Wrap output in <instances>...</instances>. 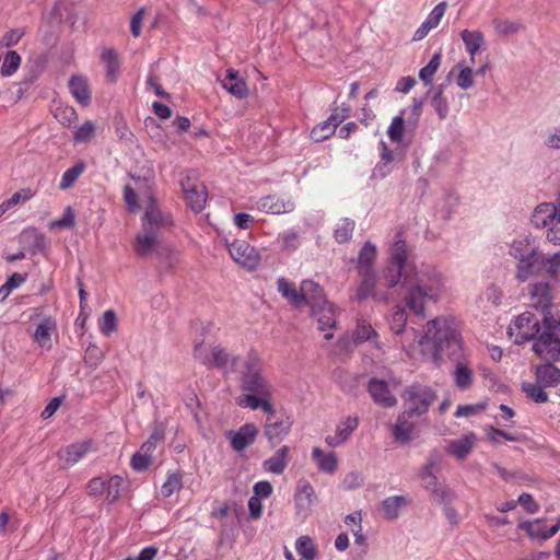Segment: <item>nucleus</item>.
Wrapping results in <instances>:
<instances>
[{
    "label": "nucleus",
    "mask_w": 560,
    "mask_h": 560,
    "mask_svg": "<svg viewBox=\"0 0 560 560\" xmlns=\"http://www.w3.org/2000/svg\"><path fill=\"white\" fill-rule=\"evenodd\" d=\"M407 245L405 241H397L392 250L388 266L383 270V280L386 288H394L401 281L405 290L404 300L410 311L424 317L427 302H438L444 289L443 276L432 269L427 272L411 276L406 268Z\"/></svg>",
    "instance_id": "f257e3e1"
},
{
    "label": "nucleus",
    "mask_w": 560,
    "mask_h": 560,
    "mask_svg": "<svg viewBox=\"0 0 560 560\" xmlns=\"http://www.w3.org/2000/svg\"><path fill=\"white\" fill-rule=\"evenodd\" d=\"M420 345L432 343L434 357L457 355L462 349V339L452 320L434 318L427 324V330L421 337Z\"/></svg>",
    "instance_id": "f03ea898"
},
{
    "label": "nucleus",
    "mask_w": 560,
    "mask_h": 560,
    "mask_svg": "<svg viewBox=\"0 0 560 560\" xmlns=\"http://www.w3.org/2000/svg\"><path fill=\"white\" fill-rule=\"evenodd\" d=\"M509 253L517 260L515 277L521 282H525L544 269L548 271L549 257L547 258L535 241L528 237L513 241Z\"/></svg>",
    "instance_id": "7ed1b4c3"
},
{
    "label": "nucleus",
    "mask_w": 560,
    "mask_h": 560,
    "mask_svg": "<svg viewBox=\"0 0 560 560\" xmlns=\"http://www.w3.org/2000/svg\"><path fill=\"white\" fill-rule=\"evenodd\" d=\"M240 388L244 393L272 396V386L264 374V363L255 350H249L238 370Z\"/></svg>",
    "instance_id": "20e7f679"
},
{
    "label": "nucleus",
    "mask_w": 560,
    "mask_h": 560,
    "mask_svg": "<svg viewBox=\"0 0 560 560\" xmlns=\"http://www.w3.org/2000/svg\"><path fill=\"white\" fill-rule=\"evenodd\" d=\"M548 317L555 316L551 313H544L542 318L539 319L532 312H524L515 318L512 325L509 326L508 332L511 337L515 336L514 342L517 345H522L529 340H534L535 343L544 334L546 329L545 319Z\"/></svg>",
    "instance_id": "39448f33"
},
{
    "label": "nucleus",
    "mask_w": 560,
    "mask_h": 560,
    "mask_svg": "<svg viewBox=\"0 0 560 560\" xmlns=\"http://www.w3.org/2000/svg\"><path fill=\"white\" fill-rule=\"evenodd\" d=\"M194 358L210 369L237 371L240 358L231 355L228 350L219 345L206 346L203 341L196 343Z\"/></svg>",
    "instance_id": "423d86ee"
},
{
    "label": "nucleus",
    "mask_w": 560,
    "mask_h": 560,
    "mask_svg": "<svg viewBox=\"0 0 560 560\" xmlns=\"http://www.w3.org/2000/svg\"><path fill=\"white\" fill-rule=\"evenodd\" d=\"M546 329L539 340L533 343V351L546 361H556L560 358V318L545 319Z\"/></svg>",
    "instance_id": "0eeeda50"
},
{
    "label": "nucleus",
    "mask_w": 560,
    "mask_h": 560,
    "mask_svg": "<svg viewBox=\"0 0 560 560\" xmlns=\"http://www.w3.org/2000/svg\"><path fill=\"white\" fill-rule=\"evenodd\" d=\"M406 404L407 416H422L436 399L435 392L425 385L412 384L401 395Z\"/></svg>",
    "instance_id": "6e6552de"
},
{
    "label": "nucleus",
    "mask_w": 560,
    "mask_h": 560,
    "mask_svg": "<svg viewBox=\"0 0 560 560\" xmlns=\"http://www.w3.org/2000/svg\"><path fill=\"white\" fill-rule=\"evenodd\" d=\"M228 249L233 260L248 270L256 269L260 264L258 250L246 241H234L228 245Z\"/></svg>",
    "instance_id": "1a4fd4ad"
},
{
    "label": "nucleus",
    "mask_w": 560,
    "mask_h": 560,
    "mask_svg": "<svg viewBox=\"0 0 560 560\" xmlns=\"http://www.w3.org/2000/svg\"><path fill=\"white\" fill-rule=\"evenodd\" d=\"M292 424L291 417L285 415H281L277 419H266L264 435L271 446H276L290 433Z\"/></svg>",
    "instance_id": "9d476101"
},
{
    "label": "nucleus",
    "mask_w": 560,
    "mask_h": 560,
    "mask_svg": "<svg viewBox=\"0 0 560 560\" xmlns=\"http://www.w3.org/2000/svg\"><path fill=\"white\" fill-rule=\"evenodd\" d=\"M172 223L171 215L163 213L158 207L156 199L150 196L143 215L142 230H148V226H150L159 233L161 228L170 226Z\"/></svg>",
    "instance_id": "9b49d317"
},
{
    "label": "nucleus",
    "mask_w": 560,
    "mask_h": 560,
    "mask_svg": "<svg viewBox=\"0 0 560 560\" xmlns=\"http://www.w3.org/2000/svg\"><path fill=\"white\" fill-rule=\"evenodd\" d=\"M316 500L313 486L306 480H300L294 494L296 514L304 517L308 515Z\"/></svg>",
    "instance_id": "f8f14e48"
},
{
    "label": "nucleus",
    "mask_w": 560,
    "mask_h": 560,
    "mask_svg": "<svg viewBox=\"0 0 560 560\" xmlns=\"http://www.w3.org/2000/svg\"><path fill=\"white\" fill-rule=\"evenodd\" d=\"M368 392L373 401L384 408H390L397 404L396 397L390 393L388 384L384 380L371 378L368 384Z\"/></svg>",
    "instance_id": "ddd939ff"
},
{
    "label": "nucleus",
    "mask_w": 560,
    "mask_h": 560,
    "mask_svg": "<svg viewBox=\"0 0 560 560\" xmlns=\"http://www.w3.org/2000/svg\"><path fill=\"white\" fill-rule=\"evenodd\" d=\"M186 202L195 212H200L206 205L207 191L203 185H195L190 183V178L180 180Z\"/></svg>",
    "instance_id": "4468645a"
},
{
    "label": "nucleus",
    "mask_w": 560,
    "mask_h": 560,
    "mask_svg": "<svg viewBox=\"0 0 560 560\" xmlns=\"http://www.w3.org/2000/svg\"><path fill=\"white\" fill-rule=\"evenodd\" d=\"M530 306L541 308L544 313H550L549 307L552 301V289L549 282L540 281L530 287L529 290Z\"/></svg>",
    "instance_id": "2eb2a0df"
},
{
    "label": "nucleus",
    "mask_w": 560,
    "mask_h": 560,
    "mask_svg": "<svg viewBox=\"0 0 560 560\" xmlns=\"http://www.w3.org/2000/svg\"><path fill=\"white\" fill-rule=\"evenodd\" d=\"M301 292L303 295V303L310 305L312 315H316L317 307L325 306L328 302L324 295L322 287L313 280H304L301 283Z\"/></svg>",
    "instance_id": "dca6fc26"
},
{
    "label": "nucleus",
    "mask_w": 560,
    "mask_h": 560,
    "mask_svg": "<svg viewBox=\"0 0 560 560\" xmlns=\"http://www.w3.org/2000/svg\"><path fill=\"white\" fill-rule=\"evenodd\" d=\"M229 435L232 448L235 452H242L255 442L258 428L254 423H245L236 432H230Z\"/></svg>",
    "instance_id": "f3484780"
},
{
    "label": "nucleus",
    "mask_w": 560,
    "mask_h": 560,
    "mask_svg": "<svg viewBox=\"0 0 560 560\" xmlns=\"http://www.w3.org/2000/svg\"><path fill=\"white\" fill-rule=\"evenodd\" d=\"M159 246V233L148 226V230H142V233L137 235L135 252L141 257H147L151 252L158 250Z\"/></svg>",
    "instance_id": "a211bd4d"
},
{
    "label": "nucleus",
    "mask_w": 560,
    "mask_h": 560,
    "mask_svg": "<svg viewBox=\"0 0 560 560\" xmlns=\"http://www.w3.org/2000/svg\"><path fill=\"white\" fill-rule=\"evenodd\" d=\"M221 84L224 90L240 100L245 98L248 94L245 80L240 78L238 72L234 69L226 70V75Z\"/></svg>",
    "instance_id": "6ab92c4d"
},
{
    "label": "nucleus",
    "mask_w": 560,
    "mask_h": 560,
    "mask_svg": "<svg viewBox=\"0 0 560 560\" xmlns=\"http://www.w3.org/2000/svg\"><path fill=\"white\" fill-rule=\"evenodd\" d=\"M376 246L370 241L365 242L359 252L357 270L359 275L375 273L373 266L376 259Z\"/></svg>",
    "instance_id": "aec40b11"
},
{
    "label": "nucleus",
    "mask_w": 560,
    "mask_h": 560,
    "mask_svg": "<svg viewBox=\"0 0 560 560\" xmlns=\"http://www.w3.org/2000/svg\"><path fill=\"white\" fill-rule=\"evenodd\" d=\"M258 208L272 214H280L291 212L294 209V203L291 200L270 195L259 200Z\"/></svg>",
    "instance_id": "412c9836"
},
{
    "label": "nucleus",
    "mask_w": 560,
    "mask_h": 560,
    "mask_svg": "<svg viewBox=\"0 0 560 560\" xmlns=\"http://www.w3.org/2000/svg\"><path fill=\"white\" fill-rule=\"evenodd\" d=\"M289 451L288 446H282L276 451V453L268 459L262 462V468L265 471L281 475L289 463Z\"/></svg>",
    "instance_id": "4be33fe9"
},
{
    "label": "nucleus",
    "mask_w": 560,
    "mask_h": 560,
    "mask_svg": "<svg viewBox=\"0 0 560 560\" xmlns=\"http://www.w3.org/2000/svg\"><path fill=\"white\" fill-rule=\"evenodd\" d=\"M91 441L73 443L66 446L63 452H59L58 456L63 459L68 466H73L91 451Z\"/></svg>",
    "instance_id": "5701e85b"
},
{
    "label": "nucleus",
    "mask_w": 560,
    "mask_h": 560,
    "mask_svg": "<svg viewBox=\"0 0 560 560\" xmlns=\"http://www.w3.org/2000/svg\"><path fill=\"white\" fill-rule=\"evenodd\" d=\"M69 90L72 96L83 106L91 102V92L88 81L82 75H72L69 80Z\"/></svg>",
    "instance_id": "b1692460"
},
{
    "label": "nucleus",
    "mask_w": 560,
    "mask_h": 560,
    "mask_svg": "<svg viewBox=\"0 0 560 560\" xmlns=\"http://www.w3.org/2000/svg\"><path fill=\"white\" fill-rule=\"evenodd\" d=\"M340 124V118H338L337 114H331L327 120L316 125L311 130V138L315 142H322L329 137H331L335 131L336 127Z\"/></svg>",
    "instance_id": "393cba45"
},
{
    "label": "nucleus",
    "mask_w": 560,
    "mask_h": 560,
    "mask_svg": "<svg viewBox=\"0 0 560 560\" xmlns=\"http://www.w3.org/2000/svg\"><path fill=\"white\" fill-rule=\"evenodd\" d=\"M536 381L544 387H555L560 383V370L551 363L536 369Z\"/></svg>",
    "instance_id": "a878e982"
},
{
    "label": "nucleus",
    "mask_w": 560,
    "mask_h": 560,
    "mask_svg": "<svg viewBox=\"0 0 560 560\" xmlns=\"http://www.w3.org/2000/svg\"><path fill=\"white\" fill-rule=\"evenodd\" d=\"M57 323L51 316L44 317L37 325L33 335L34 340L42 348H50V335L51 331L56 330Z\"/></svg>",
    "instance_id": "bb28decb"
},
{
    "label": "nucleus",
    "mask_w": 560,
    "mask_h": 560,
    "mask_svg": "<svg viewBox=\"0 0 560 560\" xmlns=\"http://www.w3.org/2000/svg\"><path fill=\"white\" fill-rule=\"evenodd\" d=\"M408 499L405 495H393L382 501V511L384 518L394 521L399 517L400 510L408 505Z\"/></svg>",
    "instance_id": "cd10ccee"
},
{
    "label": "nucleus",
    "mask_w": 560,
    "mask_h": 560,
    "mask_svg": "<svg viewBox=\"0 0 560 560\" xmlns=\"http://www.w3.org/2000/svg\"><path fill=\"white\" fill-rule=\"evenodd\" d=\"M361 277V281L355 289L354 295L351 298L353 301L358 303H362L363 301L368 300L372 296L376 289V273H366V275H359Z\"/></svg>",
    "instance_id": "c85d7f7f"
},
{
    "label": "nucleus",
    "mask_w": 560,
    "mask_h": 560,
    "mask_svg": "<svg viewBox=\"0 0 560 560\" xmlns=\"http://www.w3.org/2000/svg\"><path fill=\"white\" fill-rule=\"evenodd\" d=\"M558 215L552 203H541L534 210L532 222L536 228H547Z\"/></svg>",
    "instance_id": "c756f323"
},
{
    "label": "nucleus",
    "mask_w": 560,
    "mask_h": 560,
    "mask_svg": "<svg viewBox=\"0 0 560 560\" xmlns=\"http://www.w3.org/2000/svg\"><path fill=\"white\" fill-rule=\"evenodd\" d=\"M313 458L317 462L320 471L334 474L338 467V459L335 453L325 454L320 448L316 447L312 452Z\"/></svg>",
    "instance_id": "7c9ffc66"
},
{
    "label": "nucleus",
    "mask_w": 560,
    "mask_h": 560,
    "mask_svg": "<svg viewBox=\"0 0 560 560\" xmlns=\"http://www.w3.org/2000/svg\"><path fill=\"white\" fill-rule=\"evenodd\" d=\"M475 440L476 438L472 433L454 440L448 444L447 452L457 458H465L471 452Z\"/></svg>",
    "instance_id": "2f4dec72"
},
{
    "label": "nucleus",
    "mask_w": 560,
    "mask_h": 560,
    "mask_svg": "<svg viewBox=\"0 0 560 560\" xmlns=\"http://www.w3.org/2000/svg\"><path fill=\"white\" fill-rule=\"evenodd\" d=\"M423 481L425 490L431 493L433 500L438 503L451 502L452 493L439 483L436 476L427 477Z\"/></svg>",
    "instance_id": "473e14b6"
},
{
    "label": "nucleus",
    "mask_w": 560,
    "mask_h": 560,
    "mask_svg": "<svg viewBox=\"0 0 560 560\" xmlns=\"http://www.w3.org/2000/svg\"><path fill=\"white\" fill-rule=\"evenodd\" d=\"M460 37L464 42L466 50L471 56V61H475L474 56L479 51L481 45L485 42L483 34L479 31L464 30L460 33Z\"/></svg>",
    "instance_id": "72a5a7b5"
},
{
    "label": "nucleus",
    "mask_w": 560,
    "mask_h": 560,
    "mask_svg": "<svg viewBox=\"0 0 560 560\" xmlns=\"http://www.w3.org/2000/svg\"><path fill=\"white\" fill-rule=\"evenodd\" d=\"M277 285L281 295L289 300L292 304L299 306L303 303V295L301 290L298 291L292 282L288 281L285 278H279Z\"/></svg>",
    "instance_id": "f704fd0d"
},
{
    "label": "nucleus",
    "mask_w": 560,
    "mask_h": 560,
    "mask_svg": "<svg viewBox=\"0 0 560 560\" xmlns=\"http://www.w3.org/2000/svg\"><path fill=\"white\" fill-rule=\"evenodd\" d=\"M316 313L317 314L313 316L317 319L319 330L324 331L336 327V317L331 304L327 302L325 306L317 307Z\"/></svg>",
    "instance_id": "c9c22d12"
},
{
    "label": "nucleus",
    "mask_w": 560,
    "mask_h": 560,
    "mask_svg": "<svg viewBox=\"0 0 560 560\" xmlns=\"http://www.w3.org/2000/svg\"><path fill=\"white\" fill-rule=\"evenodd\" d=\"M102 60L106 66V78L115 82L120 68L118 54L114 49H105L102 52Z\"/></svg>",
    "instance_id": "e433bc0d"
},
{
    "label": "nucleus",
    "mask_w": 560,
    "mask_h": 560,
    "mask_svg": "<svg viewBox=\"0 0 560 560\" xmlns=\"http://www.w3.org/2000/svg\"><path fill=\"white\" fill-rule=\"evenodd\" d=\"M407 413H402L398 417L394 429L393 435L395 440L401 444L408 443L413 431V424L406 421L405 417Z\"/></svg>",
    "instance_id": "4c0bfd02"
},
{
    "label": "nucleus",
    "mask_w": 560,
    "mask_h": 560,
    "mask_svg": "<svg viewBox=\"0 0 560 560\" xmlns=\"http://www.w3.org/2000/svg\"><path fill=\"white\" fill-rule=\"evenodd\" d=\"M444 93V84H440L434 95L431 98V105L434 108L435 113L438 114L439 118L441 120L446 119L448 115V104L446 98L443 95Z\"/></svg>",
    "instance_id": "58836bf2"
},
{
    "label": "nucleus",
    "mask_w": 560,
    "mask_h": 560,
    "mask_svg": "<svg viewBox=\"0 0 560 560\" xmlns=\"http://www.w3.org/2000/svg\"><path fill=\"white\" fill-rule=\"evenodd\" d=\"M442 460V455L438 450H433L430 452L424 466L421 468L419 472V477L422 480H425L427 477L435 476V472L439 469L440 463Z\"/></svg>",
    "instance_id": "ea45409f"
},
{
    "label": "nucleus",
    "mask_w": 560,
    "mask_h": 560,
    "mask_svg": "<svg viewBox=\"0 0 560 560\" xmlns=\"http://www.w3.org/2000/svg\"><path fill=\"white\" fill-rule=\"evenodd\" d=\"M84 170L85 164L83 162L77 163L72 167L68 168L61 177L59 188L62 190L71 188Z\"/></svg>",
    "instance_id": "a19ab883"
},
{
    "label": "nucleus",
    "mask_w": 560,
    "mask_h": 560,
    "mask_svg": "<svg viewBox=\"0 0 560 560\" xmlns=\"http://www.w3.org/2000/svg\"><path fill=\"white\" fill-rule=\"evenodd\" d=\"M21 65V56L14 50L4 51L0 72L2 75H12Z\"/></svg>",
    "instance_id": "79ce46f5"
},
{
    "label": "nucleus",
    "mask_w": 560,
    "mask_h": 560,
    "mask_svg": "<svg viewBox=\"0 0 560 560\" xmlns=\"http://www.w3.org/2000/svg\"><path fill=\"white\" fill-rule=\"evenodd\" d=\"M407 114V110H402L400 115L393 118L387 135L393 142L400 143L402 141L404 131H405V119L404 116Z\"/></svg>",
    "instance_id": "37998d69"
},
{
    "label": "nucleus",
    "mask_w": 560,
    "mask_h": 560,
    "mask_svg": "<svg viewBox=\"0 0 560 560\" xmlns=\"http://www.w3.org/2000/svg\"><path fill=\"white\" fill-rule=\"evenodd\" d=\"M441 65V54L436 52L432 56L429 63L420 69L419 78L425 85L432 84L433 75L436 73Z\"/></svg>",
    "instance_id": "c03bdc74"
},
{
    "label": "nucleus",
    "mask_w": 560,
    "mask_h": 560,
    "mask_svg": "<svg viewBox=\"0 0 560 560\" xmlns=\"http://www.w3.org/2000/svg\"><path fill=\"white\" fill-rule=\"evenodd\" d=\"M266 398H272V396H264L257 393H245L237 398V405L243 408L257 410L261 408Z\"/></svg>",
    "instance_id": "a18cd8bd"
},
{
    "label": "nucleus",
    "mask_w": 560,
    "mask_h": 560,
    "mask_svg": "<svg viewBox=\"0 0 560 560\" xmlns=\"http://www.w3.org/2000/svg\"><path fill=\"white\" fill-rule=\"evenodd\" d=\"M522 390L528 398L537 404H544L548 400V394L540 384L525 382L522 384Z\"/></svg>",
    "instance_id": "49530a36"
},
{
    "label": "nucleus",
    "mask_w": 560,
    "mask_h": 560,
    "mask_svg": "<svg viewBox=\"0 0 560 560\" xmlns=\"http://www.w3.org/2000/svg\"><path fill=\"white\" fill-rule=\"evenodd\" d=\"M454 377H455V385L459 389H467L470 387V385L472 383L474 374H472V371L470 369H468L466 365L457 364L456 369H455Z\"/></svg>",
    "instance_id": "de8ad7c7"
},
{
    "label": "nucleus",
    "mask_w": 560,
    "mask_h": 560,
    "mask_svg": "<svg viewBox=\"0 0 560 560\" xmlns=\"http://www.w3.org/2000/svg\"><path fill=\"white\" fill-rule=\"evenodd\" d=\"M493 26H494L495 32L500 36L513 35V34L520 32L521 30H523V27H524L523 24L520 22H514V21H509V20H500V19L493 20Z\"/></svg>",
    "instance_id": "09e8293b"
},
{
    "label": "nucleus",
    "mask_w": 560,
    "mask_h": 560,
    "mask_svg": "<svg viewBox=\"0 0 560 560\" xmlns=\"http://www.w3.org/2000/svg\"><path fill=\"white\" fill-rule=\"evenodd\" d=\"M296 551L304 560H314L316 557V548L313 540L308 536H302L296 540Z\"/></svg>",
    "instance_id": "8fccbe9b"
},
{
    "label": "nucleus",
    "mask_w": 560,
    "mask_h": 560,
    "mask_svg": "<svg viewBox=\"0 0 560 560\" xmlns=\"http://www.w3.org/2000/svg\"><path fill=\"white\" fill-rule=\"evenodd\" d=\"M354 230V221L350 219H342L335 230V238L338 243L342 244L352 237Z\"/></svg>",
    "instance_id": "3c124183"
},
{
    "label": "nucleus",
    "mask_w": 560,
    "mask_h": 560,
    "mask_svg": "<svg viewBox=\"0 0 560 560\" xmlns=\"http://www.w3.org/2000/svg\"><path fill=\"white\" fill-rule=\"evenodd\" d=\"M406 323H407V313H406L405 308L398 306L394 311V313L392 314V317H390V322H389L390 330L395 335H400L405 331Z\"/></svg>",
    "instance_id": "603ef678"
},
{
    "label": "nucleus",
    "mask_w": 560,
    "mask_h": 560,
    "mask_svg": "<svg viewBox=\"0 0 560 560\" xmlns=\"http://www.w3.org/2000/svg\"><path fill=\"white\" fill-rule=\"evenodd\" d=\"M122 486V478L119 476H113L106 481V500L108 503L116 502L120 497V490Z\"/></svg>",
    "instance_id": "864d4df0"
},
{
    "label": "nucleus",
    "mask_w": 560,
    "mask_h": 560,
    "mask_svg": "<svg viewBox=\"0 0 560 560\" xmlns=\"http://www.w3.org/2000/svg\"><path fill=\"white\" fill-rule=\"evenodd\" d=\"M377 337L374 328L365 320H359L354 330V341L364 342Z\"/></svg>",
    "instance_id": "5fc2aeb1"
},
{
    "label": "nucleus",
    "mask_w": 560,
    "mask_h": 560,
    "mask_svg": "<svg viewBox=\"0 0 560 560\" xmlns=\"http://www.w3.org/2000/svg\"><path fill=\"white\" fill-rule=\"evenodd\" d=\"M521 528L525 529L528 536L533 539L547 540L545 537L547 528L541 525L540 520H536L534 522H526L520 525Z\"/></svg>",
    "instance_id": "6e6d98bb"
},
{
    "label": "nucleus",
    "mask_w": 560,
    "mask_h": 560,
    "mask_svg": "<svg viewBox=\"0 0 560 560\" xmlns=\"http://www.w3.org/2000/svg\"><path fill=\"white\" fill-rule=\"evenodd\" d=\"M358 424L359 421L357 417H348L342 424L337 428L336 435L345 443L358 428Z\"/></svg>",
    "instance_id": "4d7b16f0"
},
{
    "label": "nucleus",
    "mask_w": 560,
    "mask_h": 560,
    "mask_svg": "<svg viewBox=\"0 0 560 560\" xmlns=\"http://www.w3.org/2000/svg\"><path fill=\"white\" fill-rule=\"evenodd\" d=\"M104 359L103 351L95 345L91 343L84 355V363L92 369H96Z\"/></svg>",
    "instance_id": "13d9d810"
},
{
    "label": "nucleus",
    "mask_w": 560,
    "mask_h": 560,
    "mask_svg": "<svg viewBox=\"0 0 560 560\" xmlns=\"http://www.w3.org/2000/svg\"><path fill=\"white\" fill-rule=\"evenodd\" d=\"M182 476L178 472L168 475L166 481L162 485L161 492L165 498L171 497L175 491L182 488Z\"/></svg>",
    "instance_id": "bf43d9fd"
},
{
    "label": "nucleus",
    "mask_w": 560,
    "mask_h": 560,
    "mask_svg": "<svg viewBox=\"0 0 560 560\" xmlns=\"http://www.w3.org/2000/svg\"><path fill=\"white\" fill-rule=\"evenodd\" d=\"M117 329V317L113 310H107L103 314L102 322L100 324V330L103 335L109 336Z\"/></svg>",
    "instance_id": "052dcab7"
},
{
    "label": "nucleus",
    "mask_w": 560,
    "mask_h": 560,
    "mask_svg": "<svg viewBox=\"0 0 560 560\" xmlns=\"http://www.w3.org/2000/svg\"><path fill=\"white\" fill-rule=\"evenodd\" d=\"M75 225V214L70 206L65 209L61 218L50 222V228L55 229H72Z\"/></svg>",
    "instance_id": "680f3d73"
},
{
    "label": "nucleus",
    "mask_w": 560,
    "mask_h": 560,
    "mask_svg": "<svg viewBox=\"0 0 560 560\" xmlns=\"http://www.w3.org/2000/svg\"><path fill=\"white\" fill-rule=\"evenodd\" d=\"M95 125L88 120L80 128L77 129L73 136L75 142H89L94 138Z\"/></svg>",
    "instance_id": "e2e57ef3"
},
{
    "label": "nucleus",
    "mask_w": 560,
    "mask_h": 560,
    "mask_svg": "<svg viewBox=\"0 0 560 560\" xmlns=\"http://www.w3.org/2000/svg\"><path fill=\"white\" fill-rule=\"evenodd\" d=\"M25 32L22 28H14L7 32L0 40V50L15 46L21 38L24 36Z\"/></svg>",
    "instance_id": "0e129e2a"
},
{
    "label": "nucleus",
    "mask_w": 560,
    "mask_h": 560,
    "mask_svg": "<svg viewBox=\"0 0 560 560\" xmlns=\"http://www.w3.org/2000/svg\"><path fill=\"white\" fill-rule=\"evenodd\" d=\"M422 107H423V101L420 100V98H413L412 100V105L409 109V114L407 116V119H406V124L408 127H412V128H416L418 122H419V119H420V116H421V113H422Z\"/></svg>",
    "instance_id": "69168bd1"
},
{
    "label": "nucleus",
    "mask_w": 560,
    "mask_h": 560,
    "mask_svg": "<svg viewBox=\"0 0 560 560\" xmlns=\"http://www.w3.org/2000/svg\"><path fill=\"white\" fill-rule=\"evenodd\" d=\"M152 463V456L142 452H137L131 457V467L136 471H143L149 468Z\"/></svg>",
    "instance_id": "338daca9"
},
{
    "label": "nucleus",
    "mask_w": 560,
    "mask_h": 560,
    "mask_svg": "<svg viewBox=\"0 0 560 560\" xmlns=\"http://www.w3.org/2000/svg\"><path fill=\"white\" fill-rule=\"evenodd\" d=\"M546 238L553 245H560V215L547 226Z\"/></svg>",
    "instance_id": "774afa93"
}]
</instances>
